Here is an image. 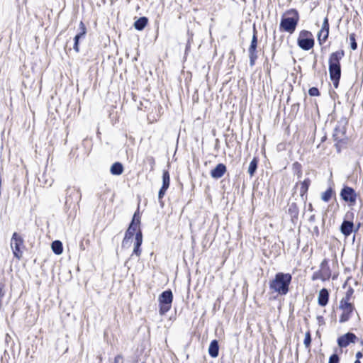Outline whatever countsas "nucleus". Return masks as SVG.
<instances>
[{"mask_svg": "<svg viewBox=\"0 0 363 363\" xmlns=\"http://www.w3.org/2000/svg\"><path fill=\"white\" fill-rule=\"evenodd\" d=\"M350 40L351 42V48L354 50L357 48V44L355 41V35L354 33L350 35Z\"/></svg>", "mask_w": 363, "mask_h": 363, "instance_id": "nucleus-30", "label": "nucleus"}, {"mask_svg": "<svg viewBox=\"0 0 363 363\" xmlns=\"http://www.w3.org/2000/svg\"><path fill=\"white\" fill-rule=\"evenodd\" d=\"M160 305V314L163 315L167 313L172 307L173 301V294L172 291L167 290L163 291L158 298Z\"/></svg>", "mask_w": 363, "mask_h": 363, "instance_id": "nucleus-4", "label": "nucleus"}, {"mask_svg": "<svg viewBox=\"0 0 363 363\" xmlns=\"http://www.w3.org/2000/svg\"><path fill=\"white\" fill-rule=\"evenodd\" d=\"M170 177L168 171H164L162 174V186L163 189H167L169 186Z\"/></svg>", "mask_w": 363, "mask_h": 363, "instance_id": "nucleus-24", "label": "nucleus"}, {"mask_svg": "<svg viewBox=\"0 0 363 363\" xmlns=\"http://www.w3.org/2000/svg\"><path fill=\"white\" fill-rule=\"evenodd\" d=\"M140 223L139 217L137 218L136 213L134 214L133 220L125 234V237L122 242V247H127L129 244V240L133 238L134 234L138 232V225Z\"/></svg>", "mask_w": 363, "mask_h": 363, "instance_id": "nucleus-7", "label": "nucleus"}, {"mask_svg": "<svg viewBox=\"0 0 363 363\" xmlns=\"http://www.w3.org/2000/svg\"><path fill=\"white\" fill-rule=\"evenodd\" d=\"M320 30H328V31H329V23H328V18H325V19L323 21V23L322 28H321Z\"/></svg>", "mask_w": 363, "mask_h": 363, "instance_id": "nucleus-35", "label": "nucleus"}, {"mask_svg": "<svg viewBox=\"0 0 363 363\" xmlns=\"http://www.w3.org/2000/svg\"><path fill=\"white\" fill-rule=\"evenodd\" d=\"M340 196L344 201L352 203H354L357 199V194L355 191L349 186H345L342 189Z\"/></svg>", "mask_w": 363, "mask_h": 363, "instance_id": "nucleus-11", "label": "nucleus"}, {"mask_svg": "<svg viewBox=\"0 0 363 363\" xmlns=\"http://www.w3.org/2000/svg\"><path fill=\"white\" fill-rule=\"evenodd\" d=\"M219 346L217 340H214L211 341L209 347L208 353L212 357H217L218 355Z\"/></svg>", "mask_w": 363, "mask_h": 363, "instance_id": "nucleus-18", "label": "nucleus"}, {"mask_svg": "<svg viewBox=\"0 0 363 363\" xmlns=\"http://www.w3.org/2000/svg\"><path fill=\"white\" fill-rule=\"evenodd\" d=\"M110 172L113 175H121L123 172V166L121 162H115L111 165Z\"/></svg>", "mask_w": 363, "mask_h": 363, "instance_id": "nucleus-19", "label": "nucleus"}, {"mask_svg": "<svg viewBox=\"0 0 363 363\" xmlns=\"http://www.w3.org/2000/svg\"><path fill=\"white\" fill-rule=\"evenodd\" d=\"M73 48L74 50L76 51V52H79V43L77 42H74V46H73Z\"/></svg>", "mask_w": 363, "mask_h": 363, "instance_id": "nucleus-38", "label": "nucleus"}, {"mask_svg": "<svg viewBox=\"0 0 363 363\" xmlns=\"http://www.w3.org/2000/svg\"><path fill=\"white\" fill-rule=\"evenodd\" d=\"M308 209H309L310 211H313V207H312V204H311V203H310V204H309Z\"/></svg>", "mask_w": 363, "mask_h": 363, "instance_id": "nucleus-41", "label": "nucleus"}, {"mask_svg": "<svg viewBox=\"0 0 363 363\" xmlns=\"http://www.w3.org/2000/svg\"><path fill=\"white\" fill-rule=\"evenodd\" d=\"M311 342V337L310 332H307L305 335V339H304V345L306 348H309Z\"/></svg>", "mask_w": 363, "mask_h": 363, "instance_id": "nucleus-29", "label": "nucleus"}, {"mask_svg": "<svg viewBox=\"0 0 363 363\" xmlns=\"http://www.w3.org/2000/svg\"><path fill=\"white\" fill-rule=\"evenodd\" d=\"M354 363H361V362L358 359H356Z\"/></svg>", "mask_w": 363, "mask_h": 363, "instance_id": "nucleus-42", "label": "nucleus"}, {"mask_svg": "<svg viewBox=\"0 0 363 363\" xmlns=\"http://www.w3.org/2000/svg\"><path fill=\"white\" fill-rule=\"evenodd\" d=\"M353 228L354 224L352 221L344 220L340 226V231L345 237H348L353 231Z\"/></svg>", "mask_w": 363, "mask_h": 363, "instance_id": "nucleus-15", "label": "nucleus"}, {"mask_svg": "<svg viewBox=\"0 0 363 363\" xmlns=\"http://www.w3.org/2000/svg\"><path fill=\"white\" fill-rule=\"evenodd\" d=\"M348 301L349 297L347 296L345 299H342L340 301V308L342 311V313L340 317V323H345L348 321L354 310L353 306L349 303Z\"/></svg>", "mask_w": 363, "mask_h": 363, "instance_id": "nucleus-8", "label": "nucleus"}, {"mask_svg": "<svg viewBox=\"0 0 363 363\" xmlns=\"http://www.w3.org/2000/svg\"><path fill=\"white\" fill-rule=\"evenodd\" d=\"M340 359L337 354H333L329 358L328 363H339Z\"/></svg>", "mask_w": 363, "mask_h": 363, "instance_id": "nucleus-33", "label": "nucleus"}, {"mask_svg": "<svg viewBox=\"0 0 363 363\" xmlns=\"http://www.w3.org/2000/svg\"><path fill=\"white\" fill-rule=\"evenodd\" d=\"M142 243H143V234H142L141 230L139 229L138 232H137L136 235H135L134 248H133L132 256L133 255H135L138 257H139L140 255V254H141L140 246H141Z\"/></svg>", "mask_w": 363, "mask_h": 363, "instance_id": "nucleus-13", "label": "nucleus"}, {"mask_svg": "<svg viewBox=\"0 0 363 363\" xmlns=\"http://www.w3.org/2000/svg\"><path fill=\"white\" fill-rule=\"evenodd\" d=\"M329 299V292L328 291L323 288L322 289L318 294V304L321 306H325L328 303Z\"/></svg>", "mask_w": 363, "mask_h": 363, "instance_id": "nucleus-17", "label": "nucleus"}, {"mask_svg": "<svg viewBox=\"0 0 363 363\" xmlns=\"http://www.w3.org/2000/svg\"><path fill=\"white\" fill-rule=\"evenodd\" d=\"M319 271L326 280L330 279L331 276V271L328 265V261L326 259H323L321 262Z\"/></svg>", "mask_w": 363, "mask_h": 363, "instance_id": "nucleus-16", "label": "nucleus"}, {"mask_svg": "<svg viewBox=\"0 0 363 363\" xmlns=\"http://www.w3.org/2000/svg\"><path fill=\"white\" fill-rule=\"evenodd\" d=\"M329 31L328 30H320L318 35V40L320 44H322L326 41L328 38Z\"/></svg>", "mask_w": 363, "mask_h": 363, "instance_id": "nucleus-25", "label": "nucleus"}, {"mask_svg": "<svg viewBox=\"0 0 363 363\" xmlns=\"http://www.w3.org/2000/svg\"><path fill=\"white\" fill-rule=\"evenodd\" d=\"M333 138L336 142L335 145L337 151L340 152L341 145L345 144L347 142L345 128L336 127L334 130Z\"/></svg>", "mask_w": 363, "mask_h": 363, "instance_id": "nucleus-10", "label": "nucleus"}, {"mask_svg": "<svg viewBox=\"0 0 363 363\" xmlns=\"http://www.w3.org/2000/svg\"><path fill=\"white\" fill-rule=\"evenodd\" d=\"M308 94L311 96H318L320 95L319 90L316 87H311L308 90Z\"/></svg>", "mask_w": 363, "mask_h": 363, "instance_id": "nucleus-32", "label": "nucleus"}, {"mask_svg": "<svg viewBox=\"0 0 363 363\" xmlns=\"http://www.w3.org/2000/svg\"><path fill=\"white\" fill-rule=\"evenodd\" d=\"M299 21V14L295 9L287 10L283 15L279 28L280 30L293 33Z\"/></svg>", "mask_w": 363, "mask_h": 363, "instance_id": "nucleus-3", "label": "nucleus"}, {"mask_svg": "<svg viewBox=\"0 0 363 363\" xmlns=\"http://www.w3.org/2000/svg\"><path fill=\"white\" fill-rule=\"evenodd\" d=\"M258 164V159L257 157H254L252 160L250 162L247 172L248 174L252 177L255 173Z\"/></svg>", "mask_w": 363, "mask_h": 363, "instance_id": "nucleus-23", "label": "nucleus"}, {"mask_svg": "<svg viewBox=\"0 0 363 363\" xmlns=\"http://www.w3.org/2000/svg\"><path fill=\"white\" fill-rule=\"evenodd\" d=\"M356 339L357 337L354 333H347L338 337L337 344L340 347H346L350 343L354 342Z\"/></svg>", "mask_w": 363, "mask_h": 363, "instance_id": "nucleus-12", "label": "nucleus"}, {"mask_svg": "<svg viewBox=\"0 0 363 363\" xmlns=\"http://www.w3.org/2000/svg\"><path fill=\"white\" fill-rule=\"evenodd\" d=\"M362 357V353L361 352H358L356 353L357 359L359 360V359Z\"/></svg>", "mask_w": 363, "mask_h": 363, "instance_id": "nucleus-39", "label": "nucleus"}, {"mask_svg": "<svg viewBox=\"0 0 363 363\" xmlns=\"http://www.w3.org/2000/svg\"><path fill=\"white\" fill-rule=\"evenodd\" d=\"M292 277L289 273L279 272L269 281V289L279 295H286L289 292Z\"/></svg>", "mask_w": 363, "mask_h": 363, "instance_id": "nucleus-1", "label": "nucleus"}, {"mask_svg": "<svg viewBox=\"0 0 363 363\" xmlns=\"http://www.w3.org/2000/svg\"><path fill=\"white\" fill-rule=\"evenodd\" d=\"M257 47V30H256L255 26H254L253 35H252L250 45L248 49L250 65L251 67H253L255 65V61L257 58V50H256Z\"/></svg>", "mask_w": 363, "mask_h": 363, "instance_id": "nucleus-9", "label": "nucleus"}, {"mask_svg": "<svg viewBox=\"0 0 363 363\" xmlns=\"http://www.w3.org/2000/svg\"><path fill=\"white\" fill-rule=\"evenodd\" d=\"M312 279L313 281L317 280V279H320L322 281H326V279L323 277L322 274H320V272L319 270L318 272H315L313 273V274L312 276Z\"/></svg>", "mask_w": 363, "mask_h": 363, "instance_id": "nucleus-31", "label": "nucleus"}, {"mask_svg": "<svg viewBox=\"0 0 363 363\" xmlns=\"http://www.w3.org/2000/svg\"><path fill=\"white\" fill-rule=\"evenodd\" d=\"M75 190H76V191H77V194L79 195V199L80 200V199H81V196H81V194H80V191H79V189H75Z\"/></svg>", "mask_w": 363, "mask_h": 363, "instance_id": "nucleus-40", "label": "nucleus"}, {"mask_svg": "<svg viewBox=\"0 0 363 363\" xmlns=\"http://www.w3.org/2000/svg\"><path fill=\"white\" fill-rule=\"evenodd\" d=\"M344 56L343 50L333 52L329 58V73L330 77L335 88L338 86L341 77V69L340 61Z\"/></svg>", "mask_w": 363, "mask_h": 363, "instance_id": "nucleus-2", "label": "nucleus"}, {"mask_svg": "<svg viewBox=\"0 0 363 363\" xmlns=\"http://www.w3.org/2000/svg\"><path fill=\"white\" fill-rule=\"evenodd\" d=\"M147 23V18L146 17H141L138 19L135 23L134 27L138 30H142Z\"/></svg>", "mask_w": 363, "mask_h": 363, "instance_id": "nucleus-21", "label": "nucleus"}, {"mask_svg": "<svg viewBox=\"0 0 363 363\" xmlns=\"http://www.w3.org/2000/svg\"><path fill=\"white\" fill-rule=\"evenodd\" d=\"M147 160L150 164L151 169L152 170L154 169L155 164V160L153 157H147Z\"/></svg>", "mask_w": 363, "mask_h": 363, "instance_id": "nucleus-36", "label": "nucleus"}, {"mask_svg": "<svg viewBox=\"0 0 363 363\" xmlns=\"http://www.w3.org/2000/svg\"><path fill=\"white\" fill-rule=\"evenodd\" d=\"M288 213L291 216V220L296 219L298 216V208L296 203H292L289 205Z\"/></svg>", "mask_w": 363, "mask_h": 363, "instance_id": "nucleus-20", "label": "nucleus"}, {"mask_svg": "<svg viewBox=\"0 0 363 363\" xmlns=\"http://www.w3.org/2000/svg\"><path fill=\"white\" fill-rule=\"evenodd\" d=\"M113 363H123V357L121 355H117L114 359Z\"/></svg>", "mask_w": 363, "mask_h": 363, "instance_id": "nucleus-37", "label": "nucleus"}, {"mask_svg": "<svg viewBox=\"0 0 363 363\" xmlns=\"http://www.w3.org/2000/svg\"><path fill=\"white\" fill-rule=\"evenodd\" d=\"M298 45L304 50L311 49L314 45V40L311 33L307 30H302L298 38Z\"/></svg>", "mask_w": 363, "mask_h": 363, "instance_id": "nucleus-6", "label": "nucleus"}, {"mask_svg": "<svg viewBox=\"0 0 363 363\" xmlns=\"http://www.w3.org/2000/svg\"><path fill=\"white\" fill-rule=\"evenodd\" d=\"M11 247L15 257L20 259L23 255L22 249L24 247L23 239L17 233H14L11 240Z\"/></svg>", "mask_w": 363, "mask_h": 363, "instance_id": "nucleus-5", "label": "nucleus"}, {"mask_svg": "<svg viewBox=\"0 0 363 363\" xmlns=\"http://www.w3.org/2000/svg\"><path fill=\"white\" fill-rule=\"evenodd\" d=\"M79 28H83V32H80L79 33L77 34L74 38V42L79 43V40L84 37L86 34V27L82 21L79 23Z\"/></svg>", "mask_w": 363, "mask_h": 363, "instance_id": "nucleus-26", "label": "nucleus"}, {"mask_svg": "<svg viewBox=\"0 0 363 363\" xmlns=\"http://www.w3.org/2000/svg\"><path fill=\"white\" fill-rule=\"evenodd\" d=\"M333 194V190L331 188L326 190L325 192L322 194L321 199L325 202H328L330 200Z\"/></svg>", "mask_w": 363, "mask_h": 363, "instance_id": "nucleus-27", "label": "nucleus"}, {"mask_svg": "<svg viewBox=\"0 0 363 363\" xmlns=\"http://www.w3.org/2000/svg\"><path fill=\"white\" fill-rule=\"evenodd\" d=\"M167 190V189H163V187H161V189L159 191L158 199L161 203H162V199L164 196Z\"/></svg>", "mask_w": 363, "mask_h": 363, "instance_id": "nucleus-34", "label": "nucleus"}, {"mask_svg": "<svg viewBox=\"0 0 363 363\" xmlns=\"http://www.w3.org/2000/svg\"><path fill=\"white\" fill-rule=\"evenodd\" d=\"M51 247H52V250L55 254L59 255L62 253L63 247H62V244L60 241L55 240V241L52 242Z\"/></svg>", "mask_w": 363, "mask_h": 363, "instance_id": "nucleus-22", "label": "nucleus"}, {"mask_svg": "<svg viewBox=\"0 0 363 363\" xmlns=\"http://www.w3.org/2000/svg\"><path fill=\"white\" fill-rule=\"evenodd\" d=\"M226 172V167L225 164L220 163L211 171L212 178L218 179L221 178Z\"/></svg>", "mask_w": 363, "mask_h": 363, "instance_id": "nucleus-14", "label": "nucleus"}, {"mask_svg": "<svg viewBox=\"0 0 363 363\" xmlns=\"http://www.w3.org/2000/svg\"><path fill=\"white\" fill-rule=\"evenodd\" d=\"M310 183H311V182H310V179H306L301 183V193L302 195L307 192V191L308 189V187H309V185H310Z\"/></svg>", "mask_w": 363, "mask_h": 363, "instance_id": "nucleus-28", "label": "nucleus"}, {"mask_svg": "<svg viewBox=\"0 0 363 363\" xmlns=\"http://www.w3.org/2000/svg\"><path fill=\"white\" fill-rule=\"evenodd\" d=\"M362 344L363 345V341L362 342Z\"/></svg>", "mask_w": 363, "mask_h": 363, "instance_id": "nucleus-43", "label": "nucleus"}]
</instances>
